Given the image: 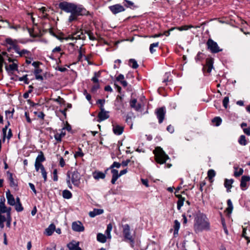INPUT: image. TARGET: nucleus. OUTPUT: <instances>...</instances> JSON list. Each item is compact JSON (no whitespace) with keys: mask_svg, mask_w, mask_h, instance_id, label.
<instances>
[{"mask_svg":"<svg viewBox=\"0 0 250 250\" xmlns=\"http://www.w3.org/2000/svg\"><path fill=\"white\" fill-rule=\"evenodd\" d=\"M59 7L64 12L70 13L68 21L71 22L77 20L78 16H87L89 12L82 5H77L74 3L62 1L59 4Z\"/></svg>","mask_w":250,"mask_h":250,"instance_id":"nucleus-1","label":"nucleus"},{"mask_svg":"<svg viewBox=\"0 0 250 250\" xmlns=\"http://www.w3.org/2000/svg\"><path fill=\"white\" fill-rule=\"evenodd\" d=\"M11 208L5 205V199L4 196L0 198V228L3 229L4 223H6V226L10 228L12 221Z\"/></svg>","mask_w":250,"mask_h":250,"instance_id":"nucleus-2","label":"nucleus"},{"mask_svg":"<svg viewBox=\"0 0 250 250\" xmlns=\"http://www.w3.org/2000/svg\"><path fill=\"white\" fill-rule=\"evenodd\" d=\"M210 226L208 221L203 214H199L195 218L194 229L196 233L201 232L203 230L209 229Z\"/></svg>","mask_w":250,"mask_h":250,"instance_id":"nucleus-3","label":"nucleus"},{"mask_svg":"<svg viewBox=\"0 0 250 250\" xmlns=\"http://www.w3.org/2000/svg\"><path fill=\"white\" fill-rule=\"evenodd\" d=\"M67 176L68 179L67 180V184L70 189H72L71 183L76 187H79L80 184L81 175L80 173L77 170H75L72 172L68 171Z\"/></svg>","mask_w":250,"mask_h":250,"instance_id":"nucleus-4","label":"nucleus"},{"mask_svg":"<svg viewBox=\"0 0 250 250\" xmlns=\"http://www.w3.org/2000/svg\"><path fill=\"white\" fill-rule=\"evenodd\" d=\"M153 153L155 155V160L156 162L159 164L165 163L169 157L164 151L159 146L156 147L153 150Z\"/></svg>","mask_w":250,"mask_h":250,"instance_id":"nucleus-5","label":"nucleus"},{"mask_svg":"<svg viewBox=\"0 0 250 250\" xmlns=\"http://www.w3.org/2000/svg\"><path fill=\"white\" fill-rule=\"evenodd\" d=\"M207 45L208 49L212 53H217L222 51V49L220 48L217 42L211 39L208 40Z\"/></svg>","mask_w":250,"mask_h":250,"instance_id":"nucleus-6","label":"nucleus"},{"mask_svg":"<svg viewBox=\"0 0 250 250\" xmlns=\"http://www.w3.org/2000/svg\"><path fill=\"white\" fill-rule=\"evenodd\" d=\"M123 233L125 241H129L130 243L133 244L134 239L130 233V227L128 224H125L123 226Z\"/></svg>","mask_w":250,"mask_h":250,"instance_id":"nucleus-7","label":"nucleus"},{"mask_svg":"<svg viewBox=\"0 0 250 250\" xmlns=\"http://www.w3.org/2000/svg\"><path fill=\"white\" fill-rule=\"evenodd\" d=\"M166 113V111L165 107H161L156 109L155 114L159 124H161L163 122Z\"/></svg>","mask_w":250,"mask_h":250,"instance_id":"nucleus-8","label":"nucleus"},{"mask_svg":"<svg viewBox=\"0 0 250 250\" xmlns=\"http://www.w3.org/2000/svg\"><path fill=\"white\" fill-rule=\"evenodd\" d=\"M108 8L113 14H117L125 10L124 7L120 4L110 6Z\"/></svg>","mask_w":250,"mask_h":250,"instance_id":"nucleus-9","label":"nucleus"},{"mask_svg":"<svg viewBox=\"0 0 250 250\" xmlns=\"http://www.w3.org/2000/svg\"><path fill=\"white\" fill-rule=\"evenodd\" d=\"M45 161V157L44 154L42 151H40L35 160V167L38 168L39 166H43L42 163Z\"/></svg>","mask_w":250,"mask_h":250,"instance_id":"nucleus-10","label":"nucleus"},{"mask_svg":"<svg viewBox=\"0 0 250 250\" xmlns=\"http://www.w3.org/2000/svg\"><path fill=\"white\" fill-rule=\"evenodd\" d=\"M72 229L75 231L83 232L84 230V227L81 222L77 221L72 223Z\"/></svg>","mask_w":250,"mask_h":250,"instance_id":"nucleus-11","label":"nucleus"},{"mask_svg":"<svg viewBox=\"0 0 250 250\" xmlns=\"http://www.w3.org/2000/svg\"><path fill=\"white\" fill-rule=\"evenodd\" d=\"M5 42L6 44L10 45V47L8 48V50L13 49L15 51L19 47L18 44V41L15 39H12L11 38H7L5 40Z\"/></svg>","mask_w":250,"mask_h":250,"instance_id":"nucleus-12","label":"nucleus"},{"mask_svg":"<svg viewBox=\"0 0 250 250\" xmlns=\"http://www.w3.org/2000/svg\"><path fill=\"white\" fill-rule=\"evenodd\" d=\"M213 68V61L211 59H207L206 60V64L203 67V71L205 73L207 72L210 73Z\"/></svg>","mask_w":250,"mask_h":250,"instance_id":"nucleus-13","label":"nucleus"},{"mask_svg":"<svg viewBox=\"0 0 250 250\" xmlns=\"http://www.w3.org/2000/svg\"><path fill=\"white\" fill-rule=\"evenodd\" d=\"M5 68L8 73H13L15 71H17L18 69V62H13L12 64L8 65L6 63H5Z\"/></svg>","mask_w":250,"mask_h":250,"instance_id":"nucleus-14","label":"nucleus"},{"mask_svg":"<svg viewBox=\"0 0 250 250\" xmlns=\"http://www.w3.org/2000/svg\"><path fill=\"white\" fill-rule=\"evenodd\" d=\"M100 112L98 115V121L100 122L108 119L109 117L108 112L104 110V109H100Z\"/></svg>","mask_w":250,"mask_h":250,"instance_id":"nucleus-15","label":"nucleus"},{"mask_svg":"<svg viewBox=\"0 0 250 250\" xmlns=\"http://www.w3.org/2000/svg\"><path fill=\"white\" fill-rule=\"evenodd\" d=\"M67 247L69 250H82L79 247V242L74 240L68 243Z\"/></svg>","mask_w":250,"mask_h":250,"instance_id":"nucleus-16","label":"nucleus"},{"mask_svg":"<svg viewBox=\"0 0 250 250\" xmlns=\"http://www.w3.org/2000/svg\"><path fill=\"white\" fill-rule=\"evenodd\" d=\"M15 52L21 57L27 58L31 55V53L29 51L25 49L21 50L19 46L16 50Z\"/></svg>","mask_w":250,"mask_h":250,"instance_id":"nucleus-17","label":"nucleus"},{"mask_svg":"<svg viewBox=\"0 0 250 250\" xmlns=\"http://www.w3.org/2000/svg\"><path fill=\"white\" fill-rule=\"evenodd\" d=\"M250 180V177L249 176H243L241 178L240 187L243 190L247 188V183Z\"/></svg>","mask_w":250,"mask_h":250,"instance_id":"nucleus-18","label":"nucleus"},{"mask_svg":"<svg viewBox=\"0 0 250 250\" xmlns=\"http://www.w3.org/2000/svg\"><path fill=\"white\" fill-rule=\"evenodd\" d=\"M112 126L113 131L114 133L116 135H120L124 131V127L123 126L117 124H115L113 125Z\"/></svg>","mask_w":250,"mask_h":250,"instance_id":"nucleus-19","label":"nucleus"},{"mask_svg":"<svg viewBox=\"0 0 250 250\" xmlns=\"http://www.w3.org/2000/svg\"><path fill=\"white\" fill-rule=\"evenodd\" d=\"M6 196L7 200V203L10 206L15 205V200L12 194H11L9 190L6 192Z\"/></svg>","mask_w":250,"mask_h":250,"instance_id":"nucleus-20","label":"nucleus"},{"mask_svg":"<svg viewBox=\"0 0 250 250\" xmlns=\"http://www.w3.org/2000/svg\"><path fill=\"white\" fill-rule=\"evenodd\" d=\"M129 104L131 107L134 108L136 111H139L141 108L142 106L141 104L137 103V101L135 98L131 99Z\"/></svg>","mask_w":250,"mask_h":250,"instance_id":"nucleus-21","label":"nucleus"},{"mask_svg":"<svg viewBox=\"0 0 250 250\" xmlns=\"http://www.w3.org/2000/svg\"><path fill=\"white\" fill-rule=\"evenodd\" d=\"M7 174L8 175V180L10 187L14 188H17L18 187V183L16 180L14 179L13 174L9 171H7Z\"/></svg>","mask_w":250,"mask_h":250,"instance_id":"nucleus-22","label":"nucleus"},{"mask_svg":"<svg viewBox=\"0 0 250 250\" xmlns=\"http://www.w3.org/2000/svg\"><path fill=\"white\" fill-rule=\"evenodd\" d=\"M111 172L112 175L111 182L112 184H115L116 181L120 177V175L118 173V171L116 169H111Z\"/></svg>","mask_w":250,"mask_h":250,"instance_id":"nucleus-23","label":"nucleus"},{"mask_svg":"<svg viewBox=\"0 0 250 250\" xmlns=\"http://www.w3.org/2000/svg\"><path fill=\"white\" fill-rule=\"evenodd\" d=\"M35 169L37 171H39V170H41V172L42 173V176L43 178V181L44 182H45L47 181V173L45 169V167L43 166H39L38 168L35 167Z\"/></svg>","mask_w":250,"mask_h":250,"instance_id":"nucleus-24","label":"nucleus"},{"mask_svg":"<svg viewBox=\"0 0 250 250\" xmlns=\"http://www.w3.org/2000/svg\"><path fill=\"white\" fill-rule=\"evenodd\" d=\"M106 172L105 173H103L101 171H95L93 172V178L97 180H99L100 179H104L105 177Z\"/></svg>","mask_w":250,"mask_h":250,"instance_id":"nucleus-25","label":"nucleus"},{"mask_svg":"<svg viewBox=\"0 0 250 250\" xmlns=\"http://www.w3.org/2000/svg\"><path fill=\"white\" fill-rule=\"evenodd\" d=\"M233 182L234 180L232 179H225L224 182V186L227 188V191L228 192L230 191V189L232 188V184H233Z\"/></svg>","mask_w":250,"mask_h":250,"instance_id":"nucleus-26","label":"nucleus"},{"mask_svg":"<svg viewBox=\"0 0 250 250\" xmlns=\"http://www.w3.org/2000/svg\"><path fill=\"white\" fill-rule=\"evenodd\" d=\"M39 10L42 13L41 18L43 19H46L48 18V14L47 12H49V10L45 7H42L39 8Z\"/></svg>","mask_w":250,"mask_h":250,"instance_id":"nucleus-27","label":"nucleus"},{"mask_svg":"<svg viewBox=\"0 0 250 250\" xmlns=\"http://www.w3.org/2000/svg\"><path fill=\"white\" fill-rule=\"evenodd\" d=\"M104 210L102 209L95 208L93 211L89 212V215L91 217H94L97 215L103 214Z\"/></svg>","mask_w":250,"mask_h":250,"instance_id":"nucleus-28","label":"nucleus"},{"mask_svg":"<svg viewBox=\"0 0 250 250\" xmlns=\"http://www.w3.org/2000/svg\"><path fill=\"white\" fill-rule=\"evenodd\" d=\"M200 25L193 26L192 25H185L180 27H175V29H177L179 31L187 30L191 28H200Z\"/></svg>","mask_w":250,"mask_h":250,"instance_id":"nucleus-29","label":"nucleus"},{"mask_svg":"<svg viewBox=\"0 0 250 250\" xmlns=\"http://www.w3.org/2000/svg\"><path fill=\"white\" fill-rule=\"evenodd\" d=\"M55 229V226L54 224H51L45 229V233L48 236H50L53 234Z\"/></svg>","mask_w":250,"mask_h":250,"instance_id":"nucleus-30","label":"nucleus"},{"mask_svg":"<svg viewBox=\"0 0 250 250\" xmlns=\"http://www.w3.org/2000/svg\"><path fill=\"white\" fill-rule=\"evenodd\" d=\"M107 237L105 235L101 233H98L97 235V240L100 243H104L106 241Z\"/></svg>","mask_w":250,"mask_h":250,"instance_id":"nucleus-31","label":"nucleus"},{"mask_svg":"<svg viewBox=\"0 0 250 250\" xmlns=\"http://www.w3.org/2000/svg\"><path fill=\"white\" fill-rule=\"evenodd\" d=\"M42 72V70L41 68H37V69H35L34 71V74L37 80L41 81L43 80V77L41 75Z\"/></svg>","mask_w":250,"mask_h":250,"instance_id":"nucleus-32","label":"nucleus"},{"mask_svg":"<svg viewBox=\"0 0 250 250\" xmlns=\"http://www.w3.org/2000/svg\"><path fill=\"white\" fill-rule=\"evenodd\" d=\"M234 176L236 177H239L242 175L243 173L244 170L242 168H239L237 166L234 167Z\"/></svg>","mask_w":250,"mask_h":250,"instance_id":"nucleus-33","label":"nucleus"},{"mask_svg":"<svg viewBox=\"0 0 250 250\" xmlns=\"http://www.w3.org/2000/svg\"><path fill=\"white\" fill-rule=\"evenodd\" d=\"M176 196L178 197L179 199L177 201V209L180 210L181 207L184 205L185 201V198H183L181 195H176Z\"/></svg>","mask_w":250,"mask_h":250,"instance_id":"nucleus-34","label":"nucleus"},{"mask_svg":"<svg viewBox=\"0 0 250 250\" xmlns=\"http://www.w3.org/2000/svg\"><path fill=\"white\" fill-rule=\"evenodd\" d=\"M123 3L124 6L127 8H129L130 9H133L136 7V6L135 5L134 3L132 1L128 0H124Z\"/></svg>","mask_w":250,"mask_h":250,"instance_id":"nucleus-35","label":"nucleus"},{"mask_svg":"<svg viewBox=\"0 0 250 250\" xmlns=\"http://www.w3.org/2000/svg\"><path fill=\"white\" fill-rule=\"evenodd\" d=\"M174 236H177L178 234V231L180 229V222L177 220H175L174 221Z\"/></svg>","mask_w":250,"mask_h":250,"instance_id":"nucleus-36","label":"nucleus"},{"mask_svg":"<svg viewBox=\"0 0 250 250\" xmlns=\"http://www.w3.org/2000/svg\"><path fill=\"white\" fill-rule=\"evenodd\" d=\"M112 229V225L111 224H109L107 225L106 229L105 231V233L106 235V236L108 239H110L111 238V235L110 232Z\"/></svg>","mask_w":250,"mask_h":250,"instance_id":"nucleus-37","label":"nucleus"},{"mask_svg":"<svg viewBox=\"0 0 250 250\" xmlns=\"http://www.w3.org/2000/svg\"><path fill=\"white\" fill-rule=\"evenodd\" d=\"M128 65L133 69L137 68L139 66L137 61L133 59H131L129 60Z\"/></svg>","mask_w":250,"mask_h":250,"instance_id":"nucleus-38","label":"nucleus"},{"mask_svg":"<svg viewBox=\"0 0 250 250\" xmlns=\"http://www.w3.org/2000/svg\"><path fill=\"white\" fill-rule=\"evenodd\" d=\"M62 197L64 198L67 199H70L72 197V194L71 192L70 191H69L68 190H66V189L62 191Z\"/></svg>","mask_w":250,"mask_h":250,"instance_id":"nucleus-39","label":"nucleus"},{"mask_svg":"<svg viewBox=\"0 0 250 250\" xmlns=\"http://www.w3.org/2000/svg\"><path fill=\"white\" fill-rule=\"evenodd\" d=\"M227 205L228 207L226 210L228 213L230 214L231 213L233 209V205L230 199H228L227 200Z\"/></svg>","mask_w":250,"mask_h":250,"instance_id":"nucleus-40","label":"nucleus"},{"mask_svg":"<svg viewBox=\"0 0 250 250\" xmlns=\"http://www.w3.org/2000/svg\"><path fill=\"white\" fill-rule=\"evenodd\" d=\"M100 76H101V72L100 71L95 72L94 73V77L91 79L92 81L95 83H99L98 78L99 77H100Z\"/></svg>","mask_w":250,"mask_h":250,"instance_id":"nucleus-41","label":"nucleus"},{"mask_svg":"<svg viewBox=\"0 0 250 250\" xmlns=\"http://www.w3.org/2000/svg\"><path fill=\"white\" fill-rule=\"evenodd\" d=\"M216 175V172L213 169H209L208 171V177L211 182H212V179Z\"/></svg>","mask_w":250,"mask_h":250,"instance_id":"nucleus-42","label":"nucleus"},{"mask_svg":"<svg viewBox=\"0 0 250 250\" xmlns=\"http://www.w3.org/2000/svg\"><path fill=\"white\" fill-rule=\"evenodd\" d=\"M159 45V42H156L150 44V46H149V51L151 54H153L154 52H155L156 51V50L154 49V48L158 47Z\"/></svg>","mask_w":250,"mask_h":250,"instance_id":"nucleus-43","label":"nucleus"},{"mask_svg":"<svg viewBox=\"0 0 250 250\" xmlns=\"http://www.w3.org/2000/svg\"><path fill=\"white\" fill-rule=\"evenodd\" d=\"M57 157L59 159V165L61 167H63L65 166V162L62 157L59 154H57Z\"/></svg>","mask_w":250,"mask_h":250,"instance_id":"nucleus-44","label":"nucleus"},{"mask_svg":"<svg viewBox=\"0 0 250 250\" xmlns=\"http://www.w3.org/2000/svg\"><path fill=\"white\" fill-rule=\"evenodd\" d=\"M212 123L216 126H219L222 123V119L220 117H216L212 120Z\"/></svg>","mask_w":250,"mask_h":250,"instance_id":"nucleus-45","label":"nucleus"},{"mask_svg":"<svg viewBox=\"0 0 250 250\" xmlns=\"http://www.w3.org/2000/svg\"><path fill=\"white\" fill-rule=\"evenodd\" d=\"M205 58V55L203 53L198 52L195 58V61L196 62H201Z\"/></svg>","mask_w":250,"mask_h":250,"instance_id":"nucleus-46","label":"nucleus"},{"mask_svg":"<svg viewBox=\"0 0 250 250\" xmlns=\"http://www.w3.org/2000/svg\"><path fill=\"white\" fill-rule=\"evenodd\" d=\"M62 49L61 46H57L52 51V55H56L58 53L62 54L61 51Z\"/></svg>","mask_w":250,"mask_h":250,"instance_id":"nucleus-47","label":"nucleus"},{"mask_svg":"<svg viewBox=\"0 0 250 250\" xmlns=\"http://www.w3.org/2000/svg\"><path fill=\"white\" fill-rule=\"evenodd\" d=\"M238 142L240 145L245 146L247 144V141L245 136L244 135L240 136Z\"/></svg>","mask_w":250,"mask_h":250,"instance_id":"nucleus-48","label":"nucleus"},{"mask_svg":"<svg viewBox=\"0 0 250 250\" xmlns=\"http://www.w3.org/2000/svg\"><path fill=\"white\" fill-rule=\"evenodd\" d=\"M84 155L82 151V150L81 148L79 147L78 151H77L75 154V157H82Z\"/></svg>","mask_w":250,"mask_h":250,"instance_id":"nucleus-49","label":"nucleus"},{"mask_svg":"<svg viewBox=\"0 0 250 250\" xmlns=\"http://www.w3.org/2000/svg\"><path fill=\"white\" fill-rule=\"evenodd\" d=\"M54 138L57 141V143H60L62 141V138H63L59 132L55 133Z\"/></svg>","mask_w":250,"mask_h":250,"instance_id":"nucleus-50","label":"nucleus"},{"mask_svg":"<svg viewBox=\"0 0 250 250\" xmlns=\"http://www.w3.org/2000/svg\"><path fill=\"white\" fill-rule=\"evenodd\" d=\"M19 80L20 81H23L24 83L28 84L29 82L28 79L27 78V75H25L22 77L19 78Z\"/></svg>","mask_w":250,"mask_h":250,"instance_id":"nucleus-51","label":"nucleus"},{"mask_svg":"<svg viewBox=\"0 0 250 250\" xmlns=\"http://www.w3.org/2000/svg\"><path fill=\"white\" fill-rule=\"evenodd\" d=\"M229 103V97L227 96L225 97L223 100V104L224 107L226 109L228 107V105Z\"/></svg>","mask_w":250,"mask_h":250,"instance_id":"nucleus-52","label":"nucleus"},{"mask_svg":"<svg viewBox=\"0 0 250 250\" xmlns=\"http://www.w3.org/2000/svg\"><path fill=\"white\" fill-rule=\"evenodd\" d=\"M5 113L6 118L7 119H11L13 118V111L11 112L9 110H6L5 111Z\"/></svg>","mask_w":250,"mask_h":250,"instance_id":"nucleus-53","label":"nucleus"},{"mask_svg":"<svg viewBox=\"0 0 250 250\" xmlns=\"http://www.w3.org/2000/svg\"><path fill=\"white\" fill-rule=\"evenodd\" d=\"M15 209L17 211L21 212L23 210V208L21 203H19L16 205Z\"/></svg>","mask_w":250,"mask_h":250,"instance_id":"nucleus-54","label":"nucleus"},{"mask_svg":"<svg viewBox=\"0 0 250 250\" xmlns=\"http://www.w3.org/2000/svg\"><path fill=\"white\" fill-rule=\"evenodd\" d=\"M121 164L118 162H114L112 165L110 167V169H113L114 167L120 168Z\"/></svg>","mask_w":250,"mask_h":250,"instance_id":"nucleus-55","label":"nucleus"},{"mask_svg":"<svg viewBox=\"0 0 250 250\" xmlns=\"http://www.w3.org/2000/svg\"><path fill=\"white\" fill-rule=\"evenodd\" d=\"M6 22L8 23V27L10 29H15L16 30H17L19 29H20V27H21L20 25H10V24L7 21Z\"/></svg>","mask_w":250,"mask_h":250,"instance_id":"nucleus-56","label":"nucleus"},{"mask_svg":"<svg viewBox=\"0 0 250 250\" xmlns=\"http://www.w3.org/2000/svg\"><path fill=\"white\" fill-rule=\"evenodd\" d=\"M115 64L114 65V68H118L120 67V64L121 63V61L119 59L116 60L114 62Z\"/></svg>","mask_w":250,"mask_h":250,"instance_id":"nucleus-57","label":"nucleus"},{"mask_svg":"<svg viewBox=\"0 0 250 250\" xmlns=\"http://www.w3.org/2000/svg\"><path fill=\"white\" fill-rule=\"evenodd\" d=\"M175 28H176L175 27H172L168 30L165 31L162 34H163V35H165L167 37V36H169L170 32L171 31H173L174 29H175Z\"/></svg>","mask_w":250,"mask_h":250,"instance_id":"nucleus-58","label":"nucleus"},{"mask_svg":"<svg viewBox=\"0 0 250 250\" xmlns=\"http://www.w3.org/2000/svg\"><path fill=\"white\" fill-rule=\"evenodd\" d=\"M53 180L54 181H57L58 180V175H57V169H55L53 170Z\"/></svg>","mask_w":250,"mask_h":250,"instance_id":"nucleus-59","label":"nucleus"},{"mask_svg":"<svg viewBox=\"0 0 250 250\" xmlns=\"http://www.w3.org/2000/svg\"><path fill=\"white\" fill-rule=\"evenodd\" d=\"M7 129V126H5L4 128L2 129V132H3V139L2 141L4 142L6 138V133Z\"/></svg>","mask_w":250,"mask_h":250,"instance_id":"nucleus-60","label":"nucleus"},{"mask_svg":"<svg viewBox=\"0 0 250 250\" xmlns=\"http://www.w3.org/2000/svg\"><path fill=\"white\" fill-rule=\"evenodd\" d=\"M97 103L100 104V109H104V105L105 103L104 100H99L97 101Z\"/></svg>","mask_w":250,"mask_h":250,"instance_id":"nucleus-61","label":"nucleus"},{"mask_svg":"<svg viewBox=\"0 0 250 250\" xmlns=\"http://www.w3.org/2000/svg\"><path fill=\"white\" fill-rule=\"evenodd\" d=\"M4 62V59L2 56L0 54V72L2 71V66Z\"/></svg>","mask_w":250,"mask_h":250,"instance_id":"nucleus-62","label":"nucleus"},{"mask_svg":"<svg viewBox=\"0 0 250 250\" xmlns=\"http://www.w3.org/2000/svg\"><path fill=\"white\" fill-rule=\"evenodd\" d=\"M167 130L170 133H172L174 131V127L170 125L167 126Z\"/></svg>","mask_w":250,"mask_h":250,"instance_id":"nucleus-63","label":"nucleus"},{"mask_svg":"<svg viewBox=\"0 0 250 250\" xmlns=\"http://www.w3.org/2000/svg\"><path fill=\"white\" fill-rule=\"evenodd\" d=\"M29 186L30 188H31V189L33 191V192L34 193V194H37V191L36 190V188H35V186L34 185V184L31 183H29Z\"/></svg>","mask_w":250,"mask_h":250,"instance_id":"nucleus-64","label":"nucleus"}]
</instances>
